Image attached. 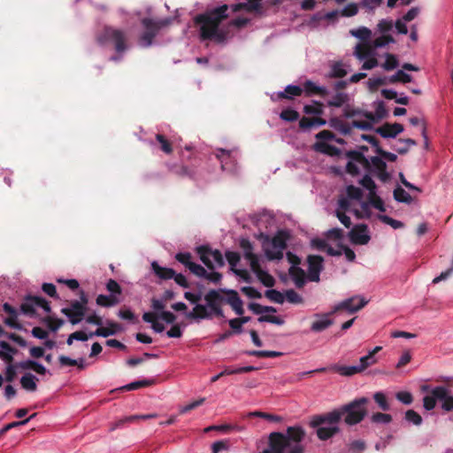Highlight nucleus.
I'll list each match as a JSON object with an SVG mask.
<instances>
[{"instance_id":"nucleus-22","label":"nucleus","mask_w":453,"mask_h":453,"mask_svg":"<svg viewBox=\"0 0 453 453\" xmlns=\"http://www.w3.org/2000/svg\"><path fill=\"white\" fill-rule=\"evenodd\" d=\"M327 371H332L337 372L338 374L344 377H350L357 373L363 372L360 365H332L326 368Z\"/></svg>"},{"instance_id":"nucleus-20","label":"nucleus","mask_w":453,"mask_h":453,"mask_svg":"<svg viewBox=\"0 0 453 453\" xmlns=\"http://www.w3.org/2000/svg\"><path fill=\"white\" fill-rule=\"evenodd\" d=\"M226 258L231 267V270L240 278H242L246 282L250 281V275L249 272L245 269H235L237 264L240 261V256L237 252L234 251H227L226 253Z\"/></svg>"},{"instance_id":"nucleus-6","label":"nucleus","mask_w":453,"mask_h":453,"mask_svg":"<svg viewBox=\"0 0 453 453\" xmlns=\"http://www.w3.org/2000/svg\"><path fill=\"white\" fill-rule=\"evenodd\" d=\"M367 402V398L361 397L354 400L350 403L343 406L341 410H339L341 412H342V416L345 415V423L352 426L361 422L366 413L365 404Z\"/></svg>"},{"instance_id":"nucleus-43","label":"nucleus","mask_w":453,"mask_h":453,"mask_svg":"<svg viewBox=\"0 0 453 453\" xmlns=\"http://www.w3.org/2000/svg\"><path fill=\"white\" fill-rule=\"evenodd\" d=\"M394 198L397 202L404 203L407 204H410L412 202V197L411 196V195L408 192H406L403 188H402L401 187H397L394 190Z\"/></svg>"},{"instance_id":"nucleus-13","label":"nucleus","mask_w":453,"mask_h":453,"mask_svg":"<svg viewBox=\"0 0 453 453\" xmlns=\"http://www.w3.org/2000/svg\"><path fill=\"white\" fill-rule=\"evenodd\" d=\"M38 309L43 310L46 313L50 311V306L47 300L42 296H29L21 305L24 314L33 316Z\"/></svg>"},{"instance_id":"nucleus-54","label":"nucleus","mask_w":453,"mask_h":453,"mask_svg":"<svg viewBox=\"0 0 453 453\" xmlns=\"http://www.w3.org/2000/svg\"><path fill=\"white\" fill-rule=\"evenodd\" d=\"M255 370H257V368L252 365L242 366V367H238V368L226 367L225 370H223V373H224V375H232V374H237V373L250 372H252Z\"/></svg>"},{"instance_id":"nucleus-17","label":"nucleus","mask_w":453,"mask_h":453,"mask_svg":"<svg viewBox=\"0 0 453 453\" xmlns=\"http://www.w3.org/2000/svg\"><path fill=\"white\" fill-rule=\"evenodd\" d=\"M307 262L309 281L318 282L323 269V258L320 256L311 255L307 257Z\"/></svg>"},{"instance_id":"nucleus-5","label":"nucleus","mask_w":453,"mask_h":453,"mask_svg":"<svg viewBox=\"0 0 453 453\" xmlns=\"http://www.w3.org/2000/svg\"><path fill=\"white\" fill-rule=\"evenodd\" d=\"M96 42L102 46L113 45L115 50L119 54L128 49L127 32L113 27L106 26L98 32Z\"/></svg>"},{"instance_id":"nucleus-29","label":"nucleus","mask_w":453,"mask_h":453,"mask_svg":"<svg viewBox=\"0 0 453 453\" xmlns=\"http://www.w3.org/2000/svg\"><path fill=\"white\" fill-rule=\"evenodd\" d=\"M226 302L231 305L233 310L237 315H242L244 312L242 307V301L241 300L238 293L234 290H229L226 292Z\"/></svg>"},{"instance_id":"nucleus-52","label":"nucleus","mask_w":453,"mask_h":453,"mask_svg":"<svg viewBox=\"0 0 453 453\" xmlns=\"http://www.w3.org/2000/svg\"><path fill=\"white\" fill-rule=\"evenodd\" d=\"M373 399L382 411L389 410V403H388L387 396L383 392H376L373 395Z\"/></svg>"},{"instance_id":"nucleus-33","label":"nucleus","mask_w":453,"mask_h":453,"mask_svg":"<svg viewBox=\"0 0 453 453\" xmlns=\"http://www.w3.org/2000/svg\"><path fill=\"white\" fill-rule=\"evenodd\" d=\"M16 349H13L8 342L4 341L0 342V358L5 363H12L13 360V355Z\"/></svg>"},{"instance_id":"nucleus-55","label":"nucleus","mask_w":453,"mask_h":453,"mask_svg":"<svg viewBox=\"0 0 453 453\" xmlns=\"http://www.w3.org/2000/svg\"><path fill=\"white\" fill-rule=\"evenodd\" d=\"M351 35L361 40H368L372 35L369 28L361 27L357 29L350 30Z\"/></svg>"},{"instance_id":"nucleus-38","label":"nucleus","mask_w":453,"mask_h":453,"mask_svg":"<svg viewBox=\"0 0 453 453\" xmlns=\"http://www.w3.org/2000/svg\"><path fill=\"white\" fill-rule=\"evenodd\" d=\"M96 304L103 306V307H112L119 303V298L114 296H105V295H99L96 297Z\"/></svg>"},{"instance_id":"nucleus-12","label":"nucleus","mask_w":453,"mask_h":453,"mask_svg":"<svg viewBox=\"0 0 453 453\" xmlns=\"http://www.w3.org/2000/svg\"><path fill=\"white\" fill-rule=\"evenodd\" d=\"M87 302L85 297L82 298V302L74 301L70 307L63 308L61 312L68 318L71 324L77 325L85 316Z\"/></svg>"},{"instance_id":"nucleus-51","label":"nucleus","mask_w":453,"mask_h":453,"mask_svg":"<svg viewBox=\"0 0 453 453\" xmlns=\"http://www.w3.org/2000/svg\"><path fill=\"white\" fill-rule=\"evenodd\" d=\"M265 296L276 303H283L285 302V295L276 289L266 290Z\"/></svg>"},{"instance_id":"nucleus-35","label":"nucleus","mask_w":453,"mask_h":453,"mask_svg":"<svg viewBox=\"0 0 453 453\" xmlns=\"http://www.w3.org/2000/svg\"><path fill=\"white\" fill-rule=\"evenodd\" d=\"M36 381L37 378L34 374L27 372L21 377L20 385L25 390L34 392L37 388Z\"/></svg>"},{"instance_id":"nucleus-4","label":"nucleus","mask_w":453,"mask_h":453,"mask_svg":"<svg viewBox=\"0 0 453 453\" xmlns=\"http://www.w3.org/2000/svg\"><path fill=\"white\" fill-rule=\"evenodd\" d=\"M342 417L340 411H333L325 415L316 416L312 419V426H317V435L326 441L339 433V423Z\"/></svg>"},{"instance_id":"nucleus-16","label":"nucleus","mask_w":453,"mask_h":453,"mask_svg":"<svg viewBox=\"0 0 453 453\" xmlns=\"http://www.w3.org/2000/svg\"><path fill=\"white\" fill-rule=\"evenodd\" d=\"M349 238L351 243L356 245H365L369 242L371 236L366 225H357L349 232Z\"/></svg>"},{"instance_id":"nucleus-31","label":"nucleus","mask_w":453,"mask_h":453,"mask_svg":"<svg viewBox=\"0 0 453 453\" xmlns=\"http://www.w3.org/2000/svg\"><path fill=\"white\" fill-rule=\"evenodd\" d=\"M329 125L334 129L339 131L341 134L347 135L351 133V126L349 122H347L340 118H333L329 120Z\"/></svg>"},{"instance_id":"nucleus-40","label":"nucleus","mask_w":453,"mask_h":453,"mask_svg":"<svg viewBox=\"0 0 453 453\" xmlns=\"http://www.w3.org/2000/svg\"><path fill=\"white\" fill-rule=\"evenodd\" d=\"M373 51H374V49L372 47L371 44L369 45V47H363L361 45H357L355 48L354 54L359 60H363V59H366V58H369L372 56H373L374 55Z\"/></svg>"},{"instance_id":"nucleus-3","label":"nucleus","mask_w":453,"mask_h":453,"mask_svg":"<svg viewBox=\"0 0 453 453\" xmlns=\"http://www.w3.org/2000/svg\"><path fill=\"white\" fill-rule=\"evenodd\" d=\"M349 162L346 170L352 175L358 174L361 169L367 173L378 177L380 180L386 181L389 174L386 171L385 161L379 157H372L370 159L364 156L362 151L351 150L348 152Z\"/></svg>"},{"instance_id":"nucleus-19","label":"nucleus","mask_w":453,"mask_h":453,"mask_svg":"<svg viewBox=\"0 0 453 453\" xmlns=\"http://www.w3.org/2000/svg\"><path fill=\"white\" fill-rule=\"evenodd\" d=\"M434 395L441 403V409L445 411H453V395L449 394V389L444 386L434 387Z\"/></svg>"},{"instance_id":"nucleus-61","label":"nucleus","mask_w":453,"mask_h":453,"mask_svg":"<svg viewBox=\"0 0 453 453\" xmlns=\"http://www.w3.org/2000/svg\"><path fill=\"white\" fill-rule=\"evenodd\" d=\"M379 219L383 223L392 226L394 229L402 228L403 226V222H401L399 220H396V219H392V218H390L389 216H387V215H379Z\"/></svg>"},{"instance_id":"nucleus-63","label":"nucleus","mask_w":453,"mask_h":453,"mask_svg":"<svg viewBox=\"0 0 453 453\" xmlns=\"http://www.w3.org/2000/svg\"><path fill=\"white\" fill-rule=\"evenodd\" d=\"M396 399L403 404L409 405L413 402L411 393L408 391H400L395 394Z\"/></svg>"},{"instance_id":"nucleus-10","label":"nucleus","mask_w":453,"mask_h":453,"mask_svg":"<svg viewBox=\"0 0 453 453\" xmlns=\"http://www.w3.org/2000/svg\"><path fill=\"white\" fill-rule=\"evenodd\" d=\"M373 207L380 211H385V206L382 199L376 195H369L368 201L360 203V208L354 210V215L357 219L370 218L372 215L371 208Z\"/></svg>"},{"instance_id":"nucleus-36","label":"nucleus","mask_w":453,"mask_h":453,"mask_svg":"<svg viewBox=\"0 0 453 453\" xmlns=\"http://www.w3.org/2000/svg\"><path fill=\"white\" fill-rule=\"evenodd\" d=\"M190 319H203L210 318L205 304L196 303L193 310L188 314Z\"/></svg>"},{"instance_id":"nucleus-9","label":"nucleus","mask_w":453,"mask_h":453,"mask_svg":"<svg viewBox=\"0 0 453 453\" xmlns=\"http://www.w3.org/2000/svg\"><path fill=\"white\" fill-rule=\"evenodd\" d=\"M286 255L291 265L288 269L290 279L296 288L303 287L309 280L308 273L306 274L304 270L299 267L300 258L290 251L287 252Z\"/></svg>"},{"instance_id":"nucleus-45","label":"nucleus","mask_w":453,"mask_h":453,"mask_svg":"<svg viewBox=\"0 0 453 453\" xmlns=\"http://www.w3.org/2000/svg\"><path fill=\"white\" fill-rule=\"evenodd\" d=\"M347 74V71L344 68V65L342 62L334 63L329 72V77L332 78H342Z\"/></svg>"},{"instance_id":"nucleus-21","label":"nucleus","mask_w":453,"mask_h":453,"mask_svg":"<svg viewBox=\"0 0 453 453\" xmlns=\"http://www.w3.org/2000/svg\"><path fill=\"white\" fill-rule=\"evenodd\" d=\"M403 131V127L399 123L385 124L376 129V132L383 138H395Z\"/></svg>"},{"instance_id":"nucleus-39","label":"nucleus","mask_w":453,"mask_h":453,"mask_svg":"<svg viewBox=\"0 0 453 453\" xmlns=\"http://www.w3.org/2000/svg\"><path fill=\"white\" fill-rule=\"evenodd\" d=\"M155 379H144L128 383L122 387V389L127 391L136 390L140 388L150 387L155 384Z\"/></svg>"},{"instance_id":"nucleus-8","label":"nucleus","mask_w":453,"mask_h":453,"mask_svg":"<svg viewBox=\"0 0 453 453\" xmlns=\"http://www.w3.org/2000/svg\"><path fill=\"white\" fill-rule=\"evenodd\" d=\"M197 253L201 261L211 270L222 267L225 264L223 256L218 250H212L208 246H200L197 248Z\"/></svg>"},{"instance_id":"nucleus-49","label":"nucleus","mask_w":453,"mask_h":453,"mask_svg":"<svg viewBox=\"0 0 453 453\" xmlns=\"http://www.w3.org/2000/svg\"><path fill=\"white\" fill-rule=\"evenodd\" d=\"M343 231L341 228L334 227L328 230L326 234V237L328 241L335 242H341L343 240Z\"/></svg>"},{"instance_id":"nucleus-60","label":"nucleus","mask_w":453,"mask_h":453,"mask_svg":"<svg viewBox=\"0 0 453 453\" xmlns=\"http://www.w3.org/2000/svg\"><path fill=\"white\" fill-rule=\"evenodd\" d=\"M154 38V34L145 30L139 38V43L142 47H150L152 44Z\"/></svg>"},{"instance_id":"nucleus-47","label":"nucleus","mask_w":453,"mask_h":453,"mask_svg":"<svg viewBox=\"0 0 453 453\" xmlns=\"http://www.w3.org/2000/svg\"><path fill=\"white\" fill-rule=\"evenodd\" d=\"M438 398L434 395V388L431 389L430 395H425L423 398V407L426 411H432L436 406Z\"/></svg>"},{"instance_id":"nucleus-42","label":"nucleus","mask_w":453,"mask_h":453,"mask_svg":"<svg viewBox=\"0 0 453 453\" xmlns=\"http://www.w3.org/2000/svg\"><path fill=\"white\" fill-rule=\"evenodd\" d=\"M394 38L390 35H382L379 37H376L374 40L371 42L372 47L375 50L378 48H382L387 46L388 44L394 42Z\"/></svg>"},{"instance_id":"nucleus-57","label":"nucleus","mask_w":453,"mask_h":453,"mask_svg":"<svg viewBox=\"0 0 453 453\" xmlns=\"http://www.w3.org/2000/svg\"><path fill=\"white\" fill-rule=\"evenodd\" d=\"M381 66L387 71L394 70L398 66V60L395 55L388 53L386 54V60Z\"/></svg>"},{"instance_id":"nucleus-25","label":"nucleus","mask_w":453,"mask_h":453,"mask_svg":"<svg viewBox=\"0 0 453 453\" xmlns=\"http://www.w3.org/2000/svg\"><path fill=\"white\" fill-rule=\"evenodd\" d=\"M219 297V294L215 290H211L204 297L206 301V308L209 312L210 318L212 315L221 316L222 311L219 304L216 303V299Z\"/></svg>"},{"instance_id":"nucleus-37","label":"nucleus","mask_w":453,"mask_h":453,"mask_svg":"<svg viewBox=\"0 0 453 453\" xmlns=\"http://www.w3.org/2000/svg\"><path fill=\"white\" fill-rule=\"evenodd\" d=\"M357 203L355 201H352L349 197H342L338 200L337 209L343 212H351L354 214V210L358 209L357 207Z\"/></svg>"},{"instance_id":"nucleus-14","label":"nucleus","mask_w":453,"mask_h":453,"mask_svg":"<svg viewBox=\"0 0 453 453\" xmlns=\"http://www.w3.org/2000/svg\"><path fill=\"white\" fill-rule=\"evenodd\" d=\"M215 156L220 162L223 171L234 172L235 170L238 157L237 150L217 149Z\"/></svg>"},{"instance_id":"nucleus-46","label":"nucleus","mask_w":453,"mask_h":453,"mask_svg":"<svg viewBox=\"0 0 453 453\" xmlns=\"http://www.w3.org/2000/svg\"><path fill=\"white\" fill-rule=\"evenodd\" d=\"M347 197L355 201L360 207V203H362V190L359 188L354 187L352 185L347 187Z\"/></svg>"},{"instance_id":"nucleus-58","label":"nucleus","mask_w":453,"mask_h":453,"mask_svg":"<svg viewBox=\"0 0 453 453\" xmlns=\"http://www.w3.org/2000/svg\"><path fill=\"white\" fill-rule=\"evenodd\" d=\"M405 419L409 423H411L415 426H419L422 423V417L415 411L413 410H408L405 412Z\"/></svg>"},{"instance_id":"nucleus-23","label":"nucleus","mask_w":453,"mask_h":453,"mask_svg":"<svg viewBox=\"0 0 453 453\" xmlns=\"http://www.w3.org/2000/svg\"><path fill=\"white\" fill-rule=\"evenodd\" d=\"M361 117H365V120H352L349 122L351 130L358 128L361 130H372L373 124L376 122V118L372 112L365 111Z\"/></svg>"},{"instance_id":"nucleus-56","label":"nucleus","mask_w":453,"mask_h":453,"mask_svg":"<svg viewBox=\"0 0 453 453\" xmlns=\"http://www.w3.org/2000/svg\"><path fill=\"white\" fill-rule=\"evenodd\" d=\"M248 354L257 357H277L282 355L281 352L273 350H251Z\"/></svg>"},{"instance_id":"nucleus-34","label":"nucleus","mask_w":453,"mask_h":453,"mask_svg":"<svg viewBox=\"0 0 453 453\" xmlns=\"http://www.w3.org/2000/svg\"><path fill=\"white\" fill-rule=\"evenodd\" d=\"M303 93V88L296 85H288L285 91L277 93V98L292 99L295 96H299Z\"/></svg>"},{"instance_id":"nucleus-15","label":"nucleus","mask_w":453,"mask_h":453,"mask_svg":"<svg viewBox=\"0 0 453 453\" xmlns=\"http://www.w3.org/2000/svg\"><path fill=\"white\" fill-rule=\"evenodd\" d=\"M316 138L317 142L314 144L316 151L327 155H333L335 152V147L328 143L329 141L334 138L333 133L328 130H322L316 134Z\"/></svg>"},{"instance_id":"nucleus-30","label":"nucleus","mask_w":453,"mask_h":453,"mask_svg":"<svg viewBox=\"0 0 453 453\" xmlns=\"http://www.w3.org/2000/svg\"><path fill=\"white\" fill-rule=\"evenodd\" d=\"M262 0H247L246 2L233 4L231 9L234 12L246 11L248 12L258 11L261 7Z\"/></svg>"},{"instance_id":"nucleus-32","label":"nucleus","mask_w":453,"mask_h":453,"mask_svg":"<svg viewBox=\"0 0 453 453\" xmlns=\"http://www.w3.org/2000/svg\"><path fill=\"white\" fill-rule=\"evenodd\" d=\"M152 270L154 273L162 280H170L175 276V271L171 268L162 267L157 262H152Z\"/></svg>"},{"instance_id":"nucleus-64","label":"nucleus","mask_w":453,"mask_h":453,"mask_svg":"<svg viewBox=\"0 0 453 453\" xmlns=\"http://www.w3.org/2000/svg\"><path fill=\"white\" fill-rule=\"evenodd\" d=\"M285 300L291 303H301L303 302L302 296L293 289L286 292Z\"/></svg>"},{"instance_id":"nucleus-53","label":"nucleus","mask_w":453,"mask_h":453,"mask_svg":"<svg viewBox=\"0 0 453 453\" xmlns=\"http://www.w3.org/2000/svg\"><path fill=\"white\" fill-rule=\"evenodd\" d=\"M360 184L369 191V195H374L376 192V185L369 173H366L360 180Z\"/></svg>"},{"instance_id":"nucleus-41","label":"nucleus","mask_w":453,"mask_h":453,"mask_svg":"<svg viewBox=\"0 0 453 453\" xmlns=\"http://www.w3.org/2000/svg\"><path fill=\"white\" fill-rule=\"evenodd\" d=\"M299 124L303 128H311L324 126L326 120L320 118H303Z\"/></svg>"},{"instance_id":"nucleus-62","label":"nucleus","mask_w":453,"mask_h":453,"mask_svg":"<svg viewBox=\"0 0 453 453\" xmlns=\"http://www.w3.org/2000/svg\"><path fill=\"white\" fill-rule=\"evenodd\" d=\"M88 339V336L82 331H77L71 334L66 341L68 345H72L73 341H81L86 342Z\"/></svg>"},{"instance_id":"nucleus-7","label":"nucleus","mask_w":453,"mask_h":453,"mask_svg":"<svg viewBox=\"0 0 453 453\" xmlns=\"http://www.w3.org/2000/svg\"><path fill=\"white\" fill-rule=\"evenodd\" d=\"M288 239L289 234L287 231H278L272 240L265 244L266 257L271 260L281 259Z\"/></svg>"},{"instance_id":"nucleus-11","label":"nucleus","mask_w":453,"mask_h":453,"mask_svg":"<svg viewBox=\"0 0 453 453\" xmlns=\"http://www.w3.org/2000/svg\"><path fill=\"white\" fill-rule=\"evenodd\" d=\"M368 303V300H366L364 296H354L349 298L344 299L342 302L336 303L331 313H335L341 310L346 311L349 314H353L362 308H364Z\"/></svg>"},{"instance_id":"nucleus-27","label":"nucleus","mask_w":453,"mask_h":453,"mask_svg":"<svg viewBox=\"0 0 453 453\" xmlns=\"http://www.w3.org/2000/svg\"><path fill=\"white\" fill-rule=\"evenodd\" d=\"M303 91H304L307 96H325L327 95L328 90L324 86H319L311 81H306L303 83Z\"/></svg>"},{"instance_id":"nucleus-18","label":"nucleus","mask_w":453,"mask_h":453,"mask_svg":"<svg viewBox=\"0 0 453 453\" xmlns=\"http://www.w3.org/2000/svg\"><path fill=\"white\" fill-rule=\"evenodd\" d=\"M172 20L173 19L171 18H165L159 19L144 18L142 19V25L143 26L146 31L154 34L156 37L160 29L170 25Z\"/></svg>"},{"instance_id":"nucleus-26","label":"nucleus","mask_w":453,"mask_h":453,"mask_svg":"<svg viewBox=\"0 0 453 453\" xmlns=\"http://www.w3.org/2000/svg\"><path fill=\"white\" fill-rule=\"evenodd\" d=\"M334 313L328 312L323 315L316 314L315 317L318 318L311 326V330L313 332H322L326 330L327 327L333 325L334 321L329 319L331 315Z\"/></svg>"},{"instance_id":"nucleus-24","label":"nucleus","mask_w":453,"mask_h":453,"mask_svg":"<svg viewBox=\"0 0 453 453\" xmlns=\"http://www.w3.org/2000/svg\"><path fill=\"white\" fill-rule=\"evenodd\" d=\"M240 246L243 251L244 258L247 260L250 266H256L257 263L260 260L258 257L253 253L252 243L248 239H242L240 241Z\"/></svg>"},{"instance_id":"nucleus-50","label":"nucleus","mask_w":453,"mask_h":453,"mask_svg":"<svg viewBox=\"0 0 453 453\" xmlns=\"http://www.w3.org/2000/svg\"><path fill=\"white\" fill-rule=\"evenodd\" d=\"M401 81L403 83H408L411 81V76L403 70H398L395 74L389 78V82L395 83Z\"/></svg>"},{"instance_id":"nucleus-44","label":"nucleus","mask_w":453,"mask_h":453,"mask_svg":"<svg viewBox=\"0 0 453 453\" xmlns=\"http://www.w3.org/2000/svg\"><path fill=\"white\" fill-rule=\"evenodd\" d=\"M349 101V96L346 93L340 92L335 94L331 100L327 102L328 106L341 107Z\"/></svg>"},{"instance_id":"nucleus-1","label":"nucleus","mask_w":453,"mask_h":453,"mask_svg":"<svg viewBox=\"0 0 453 453\" xmlns=\"http://www.w3.org/2000/svg\"><path fill=\"white\" fill-rule=\"evenodd\" d=\"M227 10L228 6L224 4L195 18V23L199 27L200 38L203 41L210 40L217 43H224L230 37L232 27L240 28L249 22L246 18H236L227 24H223L222 21L227 17Z\"/></svg>"},{"instance_id":"nucleus-48","label":"nucleus","mask_w":453,"mask_h":453,"mask_svg":"<svg viewBox=\"0 0 453 453\" xmlns=\"http://www.w3.org/2000/svg\"><path fill=\"white\" fill-rule=\"evenodd\" d=\"M378 362V359L372 353H367V355L360 357L359 365L362 371L364 372L368 367L375 365Z\"/></svg>"},{"instance_id":"nucleus-2","label":"nucleus","mask_w":453,"mask_h":453,"mask_svg":"<svg viewBox=\"0 0 453 453\" xmlns=\"http://www.w3.org/2000/svg\"><path fill=\"white\" fill-rule=\"evenodd\" d=\"M304 431L299 426H290L287 433H272L269 436V445L262 453H303L301 444Z\"/></svg>"},{"instance_id":"nucleus-28","label":"nucleus","mask_w":453,"mask_h":453,"mask_svg":"<svg viewBox=\"0 0 453 453\" xmlns=\"http://www.w3.org/2000/svg\"><path fill=\"white\" fill-rule=\"evenodd\" d=\"M250 269L265 287L270 288L274 285L275 280L273 277L261 268L260 261L257 263L256 266H250Z\"/></svg>"},{"instance_id":"nucleus-59","label":"nucleus","mask_w":453,"mask_h":453,"mask_svg":"<svg viewBox=\"0 0 453 453\" xmlns=\"http://www.w3.org/2000/svg\"><path fill=\"white\" fill-rule=\"evenodd\" d=\"M280 117L285 121L293 122L298 119L299 113L293 109H285L280 112Z\"/></svg>"}]
</instances>
